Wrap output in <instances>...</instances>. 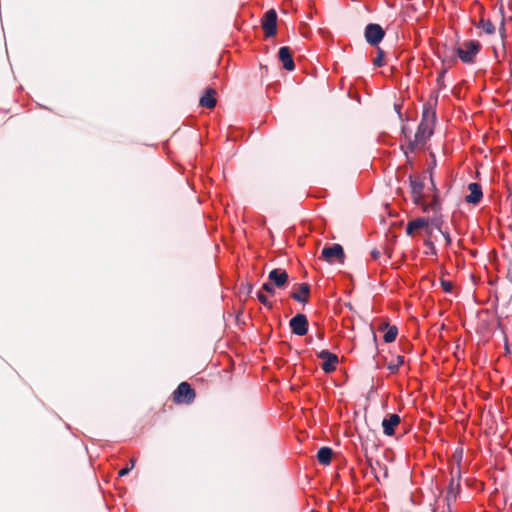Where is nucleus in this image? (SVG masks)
Segmentation results:
<instances>
[{"instance_id": "nucleus-1", "label": "nucleus", "mask_w": 512, "mask_h": 512, "mask_svg": "<svg viewBox=\"0 0 512 512\" xmlns=\"http://www.w3.org/2000/svg\"><path fill=\"white\" fill-rule=\"evenodd\" d=\"M464 47H456L455 53L459 59L465 64H472L475 61L476 55L481 50V44L477 40H468L463 44Z\"/></svg>"}, {"instance_id": "nucleus-2", "label": "nucleus", "mask_w": 512, "mask_h": 512, "mask_svg": "<svg viewBox=\"0 0 512 512\" xmlns=\"http://www.w3.org/2000/svg\"><path fill=\"white\" fill-rule=\"evenodd\" d=\"M364 37L370 46L377 47L385 37V30L380 24L369 23L365 27Z\"/></svg>"}, {"instance_id": "nucleus-3", "label": "nucleus", "mask_w": 512, "mask_h": 512, "mask_svg": "<svg viewBox=\"0 0 512 512\" xmlns=\"http://www.w3.org/2000/svg\"><path fill=\"white\" fill-rule=\"evenodd\" d=\"M321 257L328 263H334L336 260L343 262L345 258L344 249L338 243L325 246L321 251Z\"/></svg>"}, {"instance_id": "nucleus-4", "label": "nucleus", "mask_w": 512, "mask_h": 512, "mask_svg": "<svg viewBox=\"0 0 512 512\" xmlns=\"http://www.w3.org/2000/svg\"><path fill=\"white\" fill-rule=\"evenodd\" d=\"M291 333L297 336H304L308 333L309 323L307 316L303 313H297L289 320Z\"/></svg>"}, {"instance_id": "nucleus-5", "label": "nucleus", "mask_w": 512, "mask_h": 512, "mask_svg": "<svg viewBox=\"0 0 512 512\" xmlns=\"http://www.w3.org/2000/svg\"><path fill=\"white\" fill-rule=\"evenodd\" d=\"M195 397L196 393L188 382H181L174 391V400L177 403L189 404Z\"/></svg>"}, {"instance_id": "nucleus-6", "label": "nucleus", "mask_w": 512, "mask_h": 512, "mask_svg": "<svg viewBox=\"0 0 512 512\" xmlns=\"http://www.w3.org/2000/svg\"><path fill=\"white\" fill-rule=\"evenodd\" d=\"M262 28L267 38L273 37L277 33V13L274 9L268 10L262 20Z\"/></svg>"}, {"instance_id": "nucleus-7", "label": "nucleus", "mask_w": 512, "mask_h": 512, "mask_svg": "<svg viewBox=\"0 0 512 512\" xmlns=\"http://www.w3.org/2000/svg\"><path fill=\"white\" fill-rule=\"evenodd\" d=\"M409 184L411 188V197L414 204H419L422 202V197H424V180L420 177H415L412 174L409 175Z\"/></svg>"}, {"instance_id": "nucleus-8", "label": "nucleus", "mask_w": 512, "mask_h": 512, "mask_svg": "<svg viewBox=\"0 0 512 512\" xmlns=\"http://www.w3.org/2000/svg\"><path fill=\"white\" fill-rule=\"evenodd\" d=\"M401 423V417L397 413L387 414L381 423L383 434L386 436H394L396 433V428Z\"/></svg>"}, {"instance_id": "nucleus-9", "label": "nucleus", "mask_w": 512, "mask_h": 512, "mask_svg": "<svg viewBox=\"0 0 512 512\" xmlns=\"http://www.w3.org/2000/svg\"><path fill=\"white\" fill-rule=\"evenodd\" d=\"M317 356L324 360L321 364V368L325 373H332L336 370L339 360L335 353H332L329 350H322L317 354Z\"/></svg>"}, {"instance_id": "nucleus-10", "label": "nucleus", "mask_w": 512, "mask_h": 512, "mask_svg": "<svg viewBox=\"0 0 512 512\" xmlns=\"http://www.w3.org/2000/svg\"><path fill=\"white\" fill-rule=\"evenodd\" d=\"M289 275L281 268L272 269L268 274V280L277 288H284L288 284Z\"/></svg>"}, {"instance_id": "nucleus-11", "label": "nucleus", "mask_w": 512, "mask_h": 512, "mask_svg": "<svg viewBox=\"0 0 512 512\" xmlns=\"http://www.w3.org/2000/svg\"><path fill=\"white\" fill-rule=\"evenodd\" d=\"M468 191L469 194L465 196V202L473 205L479 204L483 198V191L481 185L477 182L469 183Z\"/></svg>"}, {"instance_id": "nucleus-12", "label": "nucleus", "mask_w": 512, "mask_h": 512, "mask_svg": "<svg viewBox=\"0 0 512 512\" xmlns=\"http://www.w3.org/2000/svg\"><path fill=\"white\" fill-rule=\"evenodd\" d=\"M279 61L282 62L283 68L287 71H293L295 69V63L293 60L292 51L289 47H280L278 51Z\"/></svg>"}, {"instance_id": "nucleus-13", "label": "nucleus", "mask_w": 512, "mask_h": 512, "mask_svg": "<svg viewBox=\"0 0 512 512\" xmlns=\"http://www.w3.org/2000/svg\"><path fill=\"white\" fill-rule=\"evenodd\" d=\"M429 225L428 218L418 217L408 221L405 231L408 236H413L416 230L427 228Z\"/></svg>"}, {"instance_id": "nucleus-14", "label": "nucleus", "mask_w": 512, "mask_h": 512, "mask_svg": "<svg viewBox=\"0 0 512 512\" xmlns=\"http://www.w3.org/2000/svg\"><path fill=\"white\" fill-rule=\"evenodd\" d=\"M215 94H216L215 89H213L211 87L206 88L204 95H202L200 98V101H199L200 105L202 107H205L208 109L214 108L217 104Z\"/></svg>"}, {"instance_id": "nucleus-15", "label": "nucleus", "mask_w": 512, "mask_h": 512, "mask_svg": "<svg viewBox=\"0 0 512 512\" xmlns=\"http://www.w3.org/2000/svg\"><path fill=\"white\" fill-rule=\"evenodd\" d=\"M432 125L419 123L417 131L414 137L419 140L420 143H425L433 134Z\"/></svg>"}, {"instance_id": "nucleus-16", "label": "nucleus", "mask_w": 512, "mask_h": 512, "mask_svg": "<svg viewBox=\"0 0 512 512\" xmlns=\"http://www.w3.org/2000/svg\"><path fill=\"white\" fill-rule=\"evenodd\" d=\"M460 479H461V471L460 468L457 471V479L454 477L451 478L448 491H447V500H456L457 494L460 490Z\"/></svg>"}, {"instance_id": "nucleus-17", "label": "nucleus", "mask_w": 512, "mask_h": 512, "mask_svg": "<svg viewBox=\"0 0 512 512\" xmlns=\"http://www.w3.org/2000/svg\"><path fill=\"white\" fill-rule=\"evenodd\" d=\"M310 294V285L308 283H301L299 285V292H293L291 297L299 302L306 304L308 302V296Z\"/></svg>"}, {"instance_id": "nucleus-18", "label": "nucleus", "mask_w": 512, "mask_h": 512, "mask_svg": "<svg viewBox=\"0 0 512 512\" xmlns=\"http://www.w3.org/2000/svg\"><path fill=\"white\" fill-rule=\"evenodd\" d=\"M436 121V112L430 105L423 106L422 117L420 123L434 126Z\"/></svg>"}, {"instance_id": "nucleus-19", "label": "nucleus", "mask_w": 512, "mask_h": 512, "mask_svg": "<svg viewBox=\"0 0 512 512\" xmlns=\"http://www.w3.org/2000/svg\"><path fill=\"white\" fill-rule=\"evenodd\" d=\"M333 450L330 447H321L317 452V460L322 465H329L331 463Z\"/></svg>"}, {"instance_id": "nucleus-20", "label": "nucleus", "mask_w": 512, "mask_h": 512, "mask_svg": "<svg viewBox=\"0 0 512 512\" xmlns=\"http://www.w3.org/2000/svg\"><path fill=\"white\" fill-rule=\"evenodd\" d=\"M382 328H385L386 331L383 335V339L385 343H391L395 341L397 335H398V328L393 325L390 326L388 323L383 324Z\"/></svg>"}, {"instance_id": "nucleus-21", "label": "nucleus", "mask_w": 512, "mask_h": 512, "mask_svg": "<svg viewBox=\"0 0 512 512\" xmlns=\"http://www.w3.org/2000/svg\"><path fill=\"white\" fill-rule=\"evenodd\" d=\"M417 144L421 143L414 137L413 140L409 139L406 147L401 146V149L403 150L404 155L406 157V161L409 165H412V159L409 157V153H413L415 151Z\"/></svg>"}, {"instance_id": "nucleus-22", "label": "nucleus", "mask_w": 512, "mask_h": 512, "mask_svg": "<svg viewBox=\"0 0 512 512\" xmlns=\"http://www.w3.org/2000/svg\"><path fill=\"white\" fill-rule=\"evenodd\" d=\"M429 223L439 232L443 230V215L441 212L433 213L432 217L428 218Z\"/></svg>"}, {"instance_id": "nucleus-23", "label": "nucleus", "mask_w": 512, "mask_h": 512, "mask_svg": "<svg viewBox=\"0 0 512 512\" xmlns=\"http://www.w3.org/2000/svg\"><path fill=\"white\" fill-rule=\"evenodd\" d=\"M433 213L442 211V203L439 193H434L430 202H428Z\"/></svg>"}, {"instance_id": "nucleus-24", "label": "nucleus", "mask_w": 512, "mask_h": 512, "mask_svg": "<svg viewBox=\"0 0 512 512\" xmlns=\"http://www.w3.org/2000/svg\"><path fill=\"white\" fill-rule=\"evenodd\" d=\"M478 27L483 29L486 34H493L495 32V26L489 19H481Z\"/></svg>"}, {"instance_id": "nucleus-25", "label": "nucleus", "mask_w": 512, "mask_h": 512, "mask_svg": "<svg viewBox=\"0 0 512 512\" xmlns=\"http://www.w3.org/2000/svg\"><path fill=\"white\" fill-rule=\"evenodd\" d=\"M404 363V357L401 355L397 356L396 362H390L387 366V368L392 372L395 373L398 371L399 367Z\"/></svg>"}, {"instance_id": "nucleus-26", "label": "nucleus", "mask_w": 512, "mask_h": 512, "mask_svg": "<svg viewBox=\"0 0 512 512\" xmlns=\"http://www.w3.org/2000/svg\"><path fill=\"white\" fill-rule=\"evenodd\" d=\"M384 51L377 46V56L373 60V65L376 67H383L384 66Z\"/></svg>"}, {"instance_id": "nucleus-27", "label": "nucleus", "mask_w": 512, "mask_h": 512, "mask_svg": "<svg viewBox=\"0 0 512 512\" xmlns=\"http://www.w3.org/2000/svg\"><path fill=\"white\" fill-rule=\"evenodd\" d=\"M256 295L261 304H263L268 309H272V303L268 300L267 296L262 291H258Z\"/></svg>"}, {"instance_id": "nucleus-28", "label": "nucleus", "mask_w": 512, "mask_h": 512, "mask_svg": "<svg viewBox=\"0 0 512 512\" xmlns=\"http://www.w3.org/2000/svg\"><path fill=\"white\" fill-rule=\"evenodd\" d=\"M277 287L272 284L270 281L268 282H265L262 284V290L265 291L266 293L270 294V295H274L275 294V289Z\"/></svg>"}, {"instance_id": "nucleus-29", "label": "nucleus", "mask_w": 512, "mask_h": 512, "mask_svg": "<svg viewBox=\"0 0 512 512\" xmlns=\"http://www.w3.org/2000/svg\"><path fill=\"white\" fill-rule=\"evenodd\" d=\"M441 287L444 292L451 293L453 289V284L449 280L441 279L440 280Z\"/></svg>"}, {"instance_id": "nucleus-30", "label": "nucleus", "mask_w": 512, "mask_h": 512, "mask_svg": "<svg viewBox=\"0 0 512 512\" xmlns=\"http://www.w3.org/2000/svg\"><path fill=\"white\" fill-rule=\"evenodd\" d=\"M446 73H447V68H444L439 72V74L437 76V84L440 89H442L444 87V77H445Z\"/></svg>"}, {"instance_id": "nucleus-31", "label": "nucleus", "mask_w": 512, "mask_h": 512, "mask_svg": "<svg viewBox=\"0 0 512 512\" xmlns=\"http://www.w3.org/2000/svg\"><path fill=\"white\" fill-rule=\"evenodd\" d=\"M416 205L420 206L424 213L432 212V208H430V205H428V202L425 201V196L422 197V202L419 204H416Z\"/></svg>"}, {"instance_id": "nucleus-32", "label": "nucleus", "mask_w": 512, "mask_h": 512, "mask_svg": "<svg viewBox=\"0 0 512 512\" xmlns=\"http://www.w3.org/2000/svg\"><path fill=\"white\" fill-rule=\"evenodd\" d=\"M134 465H135V461L131 460V466L130 467H124V468L120 469L119 472H118V475L120 477L126 476L130 472V470L134 467Z\"/></svg>"}, {"instance_id": "nucleus-33", "label": "nucleus", "mask_w": 512, "mask_h": 512, "mask_svg": "<svg viewBox=\"0 0 512 512\" xmlns=\"http://www.w3.org/2000/svg\"><path fill=\"white\" fill-rule=\"evenodd\" d=\"M440 233L444 237L446 245L450 246L452 244V238H451L449 232L447 230H442V232H440Z\"/></svg>"}, {"instance_id": "nucleus-34", "label": "nucleus", "mask_w": 512, "mask_h": 512, "mask_svg": "<svg viewBox=\"0 0 512 512\" xmlns=\"http://www.w3.org/2000/svg\"><path fill=\"white\" fill-rule=\"evenodd\" d=\"M424 245H425L428 249H430V251H431V253H432V254L436 255V248H435L434 243H433L431 240H429V239L425 240V241H424Z\"/></svg>"}, {"instance_id": "nucleus-35", "label": "nucleus", "mask_w": 512, "mask_h": 512, "mask_svg": "<svg viewBox=\"0 0 512 512\" xmlns=\"http://www.w3.org/2000/svg\"><path fill=\"white\" fill-rule=\"evenodd\" d=\"M371 259L378 260L381 256V252L378 249H373L370 253Z\"/></svg>"}, {"instance_id": "nucleus-36", "label": "nucleus", "mask_w": 512, "mask_h": 512, "mask_svg": "<svg viewBox=\"0 0 512 512\" xmlns=\"http://www.w3.org/2000/svg\"><path fill=\"white\" fill-rule=\"evenodd\" d=\"M430 181H431V188L433 189L434 193H439V191L434 183V180H433L432 171H430Z\"/></svg>"}, {"instance_id": "nucleus-37", "label": "nucleus", "mask_w": 512, "mask_h": 512, "mask_svg": "<svg viewBox=\"0 0 512 512\" xmlns=\"http://www.w3.org/2000/svg\"><path fill=\"white\" fill-rule=\"evenodd\" d=\"M462 453H463L462 449L456 450V452H455V457L458 459V462H460L462 459Z\"/></svg>"}, {"instance_id": "nucleus-38", "label": "nucleus", "mask_w": 512, "mask_h": 512, "mask_svg": "<svg viewBox=\"0 0 512 512\" xmlns=\"http://www.w3.org/2000/svg\"><path fill=\"white\" fill-rule=\"evenodd\" d=\"M507 278L512 283V261L510 264V268L508 269V272H507Z\"/></svg>"}, {"instance_id": "nucleus-39", "label": "nucleus", "mask_w": 512, "mask_h": 512, "mask_svg": "<svg viewBox=\"0 0 512 512\" xmlns=\"http://www.w3.org/2000/svg\"><path fill=\"white\" fill-rule=\"evenodd\" d=\"M400 109H401L400 105H396V104H395V110H396V112L398 113L399 117H401V116H402V115H401V111H400Z\"/></svg>"}, {"instance_id": "nucleus-40", "label": "nucleus", "mask_w": 512, "mask_h": 512, "mask_svg": "<svg viewBox=\"0 0 512 512\" xmlns=\"http://www.w3.org/2000/svg\"><path fill=\"white\" fill-rule=\"evenodd\" d=\"M317 336H318V338H319L320 340H323V339H324V332H322V331H318Z\"/></svg>"}, {"instance_id": "nucleus-41", "label": "nucleus", "mask_w": 512, "mask_h": 512, "mask_svg": "<svg viewBox=\"0 0 512 512\" xmlns=\"http://www.w3.org/2000/svg\"><path fill=\"white\" fill-rule=\"evenodd\" d=\"M252 291V286L251 285H247V292L250 293Z\"/></svg>"}, {"instance_id": "nucleus-42", "label": "nucleus", "mask_w": 512, "mask_h": 512, "mask_svg": "<svg viewBox=\"0 0 512 512\" xmlns=\"http://www.w3.org/2000/svg\"><path fill=\"white\" fill-rule=\"evenodd\" d=\"M494 53H495V56L498 57V53H497L496 49H494Z\"/></svg>"}, {"instance_id": "nucleus-43", "label": "nucleus", "mask_w": 512, "mask_h": 512, "mask_svg": "<svg viewBox=\"0 0 512 512\" xmlns=\"http://www.w3.org/2000/svg\"><path fill=\"white\" fill-rule=\"evenodd\" d=\"M373 339L376 342V334L375 333H373Z\"/></svg>"}]
</instances>
